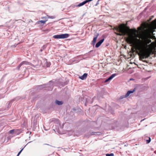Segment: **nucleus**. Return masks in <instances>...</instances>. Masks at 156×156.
I'll return each mask as SVG.
<instances>
[{"instance_id": "1", "label": "nucleus", "mask_w": 156, "mask_h": 156, "mask_svg": "<svg viewBox=\"0 0 156 156\" xmlns=\"http://www.w3.org/2000/svg\"><path fill=\"white\" fill-rule=\"evenodd\" d=\"M155 29H156V20L152 21L148 26V31L150 33L144 36L142 41H140L137 38L138 36L136 34L137 31L136 29L134 30L133 34H131L123 27V36L128 35V37L126 39L127 43L136 47L140 51V53L139 55L140 60H142L143 59L148 58L150 55L151 51L148 48L153 44L154 42L150 44H148L151 42V39L154 37L155 38L154 36H152L151 34L153 32V30Z\"/></svg>"}, {"instance_id": "2", "label": "nucleus", "mask_w": 156, "mask_h": 156, "mask_svg": "<svg viewBox=\"0 0 156 156\" xmlns=\"http://www.w3.org/2000/svg\"><path fill=\"white\" fill-rule=\"evenodd\" d=\"M69 35L68 34H62L59 35H55L53 36V37L55 39H64L67 38Z\"/></svg>"}, {"instance_id": "3", "label": "nucleus", "mask_w": 156, "mask_h": 156, "mask_svg": "<svg viewBox=\"0 0 156 156\" xmlns=\"http://www.w3.org/2000/svg\"><path fill=\"white\" fill-rule=\"evenodd\" d=\"M99 35V34L96 33V34H94V36L93 39V41H92V44L93 45V46L95 45L96 40Z\"/></svg>"}, {"instance_id": "4", "label": "nucleus", "mask_w": 156, "mask_h": 156, "mask_svg": "<svg viewBox=\"0 0 156 156\" xmlns=\"http://www.w3.org/2000/svg\"><path fill=\"white\" fill-rule=\"evenodd\" d=\"M104 40V38L100 40L96 43L95 45V47L97 48L99 47L101 45V44L103 42Z\"/></svg>"}, {"instance_id": "5", "label": "nucleus", "mask_w": 156, "mask_h": 156, "mask_svg": "<svg viewBox=\"0 0 156 156\" xmlns=\"http://www.w3.org/2000/svg\"><path fill=\"white\" fill-rule=\"evenodd\" d=\"M135 90V89H134L133 90L128 91L125 95V97H128L130 94L133 93Z\"/></svg>"}, {"instance_id": "6", "label": "nucleus", "mask_w": 156, "mask_h": 156, "mask_svg": "<svg viewBox=\"0 0 156 156\" xmlns=\"http://www.w3.org/2000/svg\"><path fill=\"white\" fill-rule=\"evenodd\" d=\"M87 75V73H84L82 76H79V78L82 80H84L86 79Z\"/></svg>"}, {"instance_id": "7", "label": "nucleus", "mask_w": 156, "mask_h": 156, "mask_svg": "<svg viewBox=\"0 0 156 156\" xmlns=\"http://www.w3.org/2000/svg\"><path fill=\"white\" fill-rule=\"evenodd\" d=\"M87 1H85L79 4L78 5H76V6L77 7H80L81 6L85 4H86Z\"/></svg>"}, {"instance_id": "8", "label": "nucleus", "mask_w": 156, "mask_h": 156, "mask_svg": "<svg viewBox=\"0 0 156 156\" xmlns=\"http://www.w3.org/2000/svg\"><path fill=\"white\" fill-rule=\"evenodd\" d=\"M117 74L116 73H114L112 74L111 76H110L108 78L110 80L114 77L115 76L117 75Z\"/></svg>"}, {"instance_id": "9", "label": "nucleus", "mask_w": 156, "mask_h": 156, "mask_svg": "<svg viewBox=\"0 0 156 156\" xmlns=\"http://www.w3.org/2000/svg\"><path fill=\"white\" fill-rule=\"evenodd\" d=\"M55 103L56 104L58 105H61L63 104V102L62 101H59L57 100H56Z\"/></svg>"}, {"instance_id": "10", "label": "nucleus", "mask_w": 156, "mask_h": 156, "mask_svg": "<svg viewBox=\"0 0 156 156\" xmlns=\"http://www.w3.org/2000/svg\"><path fill=\"white\" fill-rule=\"evenodd\" d=\"M47 20H41L37 21V24H39L40 23H41L43 24H44L45 23V22H46V21Z\"/></svg>"}, {"instance_id": "11", "label": "nucleus", "mask_w": 156, "mask_h": 156, "mask_svg": "<svg viewBox=\"0 0 156 156\" xmlns=\"http://www.w3.org/2000/svg\"><path fill=\"white\" fill-rule=\"evenodd\" d=\"M45 66L47 67H49L50 66V63L49 62H48L47 61L45 60Z\"/></svg>"}, {"instance_id": "12", "label": "nucleus", "mask_w": 156, "mask_h": 156, "mask_svg": "<svg viewBox=\"0 0 156 156\" xmlns=\"http://www.w3.org/2000/svg\"><path fill=\"white\" fill-rule=\"evenodd\" d=\"M22 63V64L30 65V63L26 61H23Z\"/></svg>"}, {"instance_id": "13", "label": "nucleus", "mask_w": 156, "mask_h": 156, "mask_svg": "<svg viewBox=\"0 0 156 156\" xmlns=\"http://www.w3.org/2000/svg\"><path fill=\"white\" fill-rule=\"evenodd\" d=\"M106 155V156H114V154L113 153L107 154Z\"/></svg>"}, {"instance_id": "14", "label": "nucleus", "mask_w": 156, "mask_h": 156, "mask_svg": "<svg viewBox=\"0 0 156 156\" xmlns=\"http://www.w3.org/2000/svg\"><path fill=\"white\" fill-rule=\"evenodd\" d=\"M22 62L21 63H20L19 65V66H18V67H17V68L18 69H19L20 68V67L22 65Z\"/></svg>"}, {"instance_id": "15", "label": "nucleus", "mask_w": 156, "mask_h": 156, "mask_svg": "<svg viewBox=\"0 0 156 156\" xmlns=\"http://www.w3.org/2000/svg\"><path fill=\"white\" fill-rule=\"evenodd\" d=\"M14 129H12V130H10L9 131V132L11 134H13L14 132Z\"/></svg>"}, {"instance_id": "16", "label": "nucleus", "mask_w": 156, "mask_h": 156, "mask_svg": "<svg viewBox=\"0 0 156 156\" xmlns=\"http://www.w3.org/2000/svg\"><path fill=\"white\" fill-rule=\"evenodd\" d=\"M24 148H23L18 153L17 155V156H19L20 154L21 153V152L23 150V149Z\"/></svg>"}, {"instance_id": "17", "label": "nucleus", "mask_w": 156, "mask_h": 156, "mask_svg": "<svg viewBox=\"0 0 156 156\" xmlns=\"http://www.w3.org/2000/svg\"><path fill=\"white\" fill-rule=\"evenodd\" d=\"M48 18H51V19H54L55 18V17L54 16H47Z\"/></svg>"}, {"instance_id": "18", "label": "nucleus", "mask_w": 156, "mask_h": 156, "mask_svg": "<svg viewBox=\"0 0 156 156\" xmlns=\"http://www.w3.org/2000/svg\"><path fill=\"white\" fill-rule=\"evenodd\" d=\"M151 141V138L150 137H149V140H147V143H149Z\"/></svg>"}, {"instance_id": "19", "label": "nucleus", "mask_w": 156, "mask_h": 156, "mask_svg": "<svg viewBox=\"0 0 156 156\" xmlns=\"http://www.w3.org/2000/svg\"><path fill=\"white\" fill-rule=\"evenodd\" d=\"M125 95H124V96H121L120 98L121 99H122L124 98H126V97H125Z\"/></svg>"}, {"instance_id": "20", "label": "nucleus", "mask_w": 156, "mask_h": 156, "mask_svg": "<svg viewBox=\"0 0 156 156\" xmlns=\"http://www.w3.org/2000/svg\"><path fill=\"white\" fill-rule=\"evenodd\" d=\"M110 80H109V79L108 78L107 79H106L105 81V82H107L108 81H109Z\"/></svg>"}, {"instance_id": "21", "label": "nucleus", "mask_w": 156, "mask_h": 156, "mask_svg": "<svg viewBox=\"0 0 156 156\" xmlns=\"http://www.w3.org/2000/svg\"><path fill=\"white\" fill-rule=\"evenodd\" d=\"M92 0H86L85 1H87L86 3H87L88 2H90L92 1Z\"/></svg>"}, {"instance_id": "22", "label": "nucleus", "mask_w": 156, "mask_h": 156, "mask_svg": "<svg viewBox=\"0 0 156 156\" xmlns=\"http://www.w3.org/2000/svg\"><path fill=\"white\" fill-rule=\"evenodd\" d=\"M94 133V132H92V133H91L90 135H94V133Z\"/></svg>"}, {"instance_id": "23", "label": "nucleus", "mask_w": 156, "mask_h": 156, "mask_svg": "<svg viewBox=\"0 0 156 156\" xmlns=\"http://www.w3.org/2000/svg\"><path fill=\"white\" fill-rule=\"evenodd\" d=\"M99 1H98V0L97 2V3L96 4V5H97L98 4H99Z\"/></svg>"}, {"instance_id": "24", "label": "nucleus", "mask_w": 156, "mask_h": 156, "mask_svg": "<svg viewBox=\"0 0 156 156\" xmlns=\"http://www.w3.org/2000/svg\"><path fill=\"white\" fill-rule=\"evenodd\" d=\"M47 18V17H42L41 18V19H46V18Z\"/></svg>"}, {"instance_id": "25", "label": "nucleus", "mask_w": 156, "mask_h": 156, "mask_svg": "<svg viewBox=\"0 0 156 156\" xmlns=\"http://www.w3.org/2000/svg\"><path fill=\"white\" fill-rule=\"evenodd\" d=\"M134 80L132 78H131L130 79V80Z\"/></svg>"}, {"instance_id": "26", "label": "nucleus", "mask_w": 156, "mask_h": 156, "mask_svg": "<svg viewBox=\"0 0 156 156\" xmlns=\"http://www.w3.org/2000/svg\"><path fill=\"white\" fill-rule=\"evenodd\" d=\"M42 51V49H41V51Z\"/></svg>"}, {"instance_id": "27", "label": "nucleus", "mask_w": 156, "mask_h": 156, "mask_svg": "<svg viewBox=\"0 0 156 156\" xmlns=\"http://www.w3.org/2000/svg\"><path fill=\"white\" fill-rule=\"evenodd\" d=\"M143 61L145 62H146V61Z\"/></svg>"}, {"instance_id": "28", "label": "nucleus", "mask_w": 156, "mask_h": 156, "mask_svg": "<svg viewBox=\"0 0 156 156\" xmlns=\"http://www.w3.org/2000/svg\"><path fill=\"white\" fill-rule=\"evenodd\" d=\"M100 0H98V1H100Z\"/></svg>"}]
</instances>
